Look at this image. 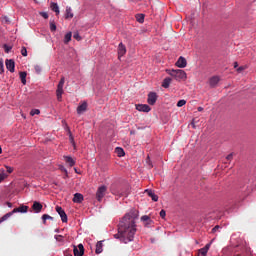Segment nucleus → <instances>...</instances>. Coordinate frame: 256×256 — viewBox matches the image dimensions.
Here are the masks:
<instances>
[{
	"mask_svg": "<svg viewBox=\"0 0 256 256\" xmlns=\"http://www.w3.org/2000/svg\"><path fill=\"white\" fill-rule=\"evenodd\" d=\"M71 37H73V33L68 32L67 34H65V36H64L65 45H67L71 41Z\"/></svg>",
	"mask_w": 256,
	"mask_h": 256,
	"instance_id": "nucleus-26",
	"label": "nucleus"
},
{
	"mask_svg": "<svg viewBox=\"0 0 256 256\" xmlns=\"http://www.w3.org/2000/svg\"><path fill=\"white\" fill-rule=\"evenodd\" d=\"M136 109L142 113H149V111H151V107H149L147 104H138L136 105Z\"/></svg>",
	"mask_w": 256,
	"mask_h": 256,
	"instance_id": "nucleus-9",
	"label": "nucleus"
},
{
	"mask_svg": "<svg viewBox=\"0 0 256 256\" xmlns=\"http://www.w3.org/2000/svg\"><path fill=\"white\" fill-rule=\"evenodd\" d=\"M20 79L23 85H27V72H20Z\"/></svg>",
	"mask_w": 256,
	"mask_h": 256,
	"instance_id": "nucleus-21",
	"label": "nucleus"
},
{
	"mask_svg": "<svg viewBox=\"0 0 256 256\" xmlns=\"http://www.w3.org/2000/svg\"><path fill=\"white\" fill-rule=\"evenodd\" d=\"M73 37L76 39V41H81V35H79L78 32L74 33Z\"/></svg>",
	"mask_w": 256,
	"mask_h": 256,
	"instance_id": "nucleus-40",
	"label": "nucleus"
},
{
	"mask_svg": "<svg viewBox=\"0 0 256 256\" xmlns=\"http://www.w3.org/2000/svg\"><path fill=\"white\" fill-rule=\"evenodd\" d=\"M166 215H167V212H165V210H161V211H160V217H161L162 219H165Z\"/></svg>",
	"mask_w": 256,
	"mask_h": 256,
	"instance_id": "nucleus-45",
	"label": "nucleus"
},
{
	"mask_svg": "<svg viewBox=\"0 0 256 256\" xmlns=\"http://www.w3.org/2000/svg\"><path fill=\"white\" fill-rule=\"evenodd\" d=\"M141 221L151 223V218L147 215L141 217Z\"/></svg>",
	"mask_w": 256,
	"mask_h": 256,
	"instance_id": "nucleus-34",
	"label": "nucleus"
},
{
	"mask_svg": "<svg viewBox=\"0 0 256 256\" xmlns=\"http://www.w3.org/2000/svg\"><path fill=\"white\" fill-rule=\"evenodd\" d=\"M68 133H69L70 143H72V145L75 147V139L73 138V134L71 133V130H68Z\"/></svg>",
	"mask_w": 256,
	"mask_h": 256,
	"instance_id": "nucleus-30",
	"label": "nucleus"
},
{
	"mask_svg": "<svg viewBox=\"0 0 256 256\" xmlns=\"http://www.w3.org/2000/svg\"><path fill=\"white\" fill-rule=\"evenodd\" d=\"M245 70V67L241 66L237 69L238 73H241V71H244Z\"/></svg>",
	"mask_w": 256,
	"mask_h": 256,
	"instance_id": "nucleus-50",
	"label": "nucleus"
},
{
	"mask_svg": "<svg viewBox=\"0 0 256 256\" xmlns=\"http://www.w3.org/2000/svg\"><path fill=\"white\" fill-rule=\"evenodd\" d=\"M13 212H8L7 214H5L4 216H2L0 218V224L3 223V221H7V219H9V217H12Z\"/></svg>",
	"mask_w": 256,
	"mask_h": 256,
	"instance_id": "nucleus-27",
	"label": "nucleus"
},
{
	"mask_svg": "<svg viewBox=\"0 0 256 256\" xmlns=\"http://www.w3.org/2000/svg\"><path fill=\"white\" fill-rule=\"evenodd\" d=\"M87 111V102H83L77 107V113L78 115H83Z\"/></svg>",
	"mask_w": 256,
	"mask_h": 256,
	"instance_id": "nucleus-15",
	"label": "nucleus"
},
{
	"mask_svg": "<svg viewBox=\"0 0 256 256\" xmlns=\"http://www.w3.org/2000/svg\"><path fill=\"white\" fill-rule=\"evenodd\" d=\"M65 19H73V10L71 9V7L66 8Z\"/></svg>",
	"mask_w": 256,
	"mask_h": 256,
	"instance_id": "nucleus-24",
	"label": "nucleus"
},
{
	"mask_svg": "<svg viewBox=\"0 0 256 256\" xmlns=\"http://www.w3.org/2000/svg\"><path fill=\"white\" fill-rule=\"evenodd\" d=\"M29 211V206L21 205L18 208H14L11 212L13 213H27Z\"/></svg>",
	"mask_w": 256,
	"mask_h": 256,
	"instance_id": "nucleus-10",
	"label": "nucleus"
},
{
	"mask_svg": "<svg viewBox=\"0 0 256 256\" xmlns=\"http://www.w3.org/2000/svg\"><path fill=\"white\" fill-rule=\"evenodd\" d=\"M136 21H138V23H144L145 15L144 14H137L136 15Z\"/></svg>",
	"mask_w": 256,
	"mask_h": 256,
	"instance_id": "nucleus-28",
	"label": "nucleus"
},
{
	"mask_svg": "<svg viewBox=\"0 0 256 256\" xmlns=\"http://www.w3.org/2000/svg\"><path fill=\"white\" fill-rule=\"evenodd\" d=\"M210 247H211V244H206L204 248H201V249L199 250L200 255L206 256L207 253L209 252V248H210Z\"/></svg>",
	"mask_w": 256,
	"mask_h": 256,
	"instance_id": "nucleus-20",
	"label": "nucleus"
},
{
	"mask_svg": "<svg viewBox=\"0 0 256 256\" xmlns=\"http://www.w3.org/2000/svg\"><path fill=\"white\" fill-rule=\"evenodd\" d=\"M8 207H13V204L11 202H7Z\"/></svg>",
	"mask_w": 256,
	"mask_h": 256,
	"instance_id": "nucleus-54",
	"label": "nucleus"
},
{
	"mask_svg": "<svg viewBox=\"0 0 256 256\" xmlns=\"http://www.w3.org/2000/svg\"><path fill=\"white\" fill-rule=\"evenodd\" d=\"M32 209L34 213H41V211H43V204L35 201L32 205Z\"/></svg>",
	"mask_w": 256,
	"mask_h": 256,
	"instance_id": "nucleus-12",
	"label": "nucleus"
},
{
	"mask_svg": "<svg viewBox=\"0 0 256 256\" xmlns=\"http://www.w3.org/2000/svg\"><path fill=\"white\" fill-rule=\"evenodd\" d=\"M6 69H8L10 73H15V61L12 59L6 60Z\"/></svg>",
	"mask_w": 256,
	"mask_h": 256,
	"instance_id": "nucleus-11",
	"label": "nucleus"
},
{
	"mask_svg": "<svg viewBox=\"0 0 256 256\" xmlns=\"http://www.w3.org/2000/svg\"><path fill=\"white\" fill-rule=\"evenodd\" d=\"M60 169H61V171H63L67 175V169H65V167L62 166Z\"/></svg>",
	"mask_w": 256,
	"mask_h": 256,
	"instance_id": "nucleus-52",
	"label": "nucleus"
},
{
	"mask_svg": "<svg viewBox=\"0 0 256 256\" xmlns=\"http://www.w3.org/2000/svg\"><path fill=\"white\" fill-rule=\"evenodd\" d=\"M176 67H179L180 69H185L187 67V60L185 57L180 56L176 62Z\"/></svg>",
	"mask_w": 256,
	"mask_h": 256,
	"instance_id": "nucleus-8",
	"label": "nucleus"
},
{
	"mask_svg": "<svg viewBox=\"0 0 256 256\" xmlns=\"http://www.w3.org/2000/svg\"><path fill=\"white\" fill-rule=\"evenodd\" d=\"M115 153L118 157H125V150H123L121 147H117L115 149Z\"/></svg>",
	"mask_w": 256,
	"mask_h": 256,
	"instance_id": "nucleus-25",
	"label": "nucleus"
},
{
	"mask_svg": "<svg viewBox=\"0 0 256 256\" xmlns=\"http://www.w3.org/2000/svg\"><path fill=\"white\" fill-rule=\"evenodd\" d=\"M5 72V68L3 65V60L0 59V73H4Z\"/></svg>",
	"mask_w": 256,
	"mask_h": 256,
	"instance_id": "nucleus-41",
	"label": "nucleus"
},
{
	"mask_svg": "<svg viewBox=\"0 0 256 256\" xmlns=\"http://www.w3.org/2000/svg\"><path fill=\"white\" fill-rule=\"evenodd\" d=\"M4 179H7V174L1 173L0 174V183H1V181H4Z\"/></svg>",
	"mask_w": 256,
	"mask_h": 256,
	"instance_id": "nucleus-44",
	"label": "nucleus"
},
{
	"mask_svg": "<svg viewBox=\"0 0 256 256\" xmlns=\"http://www.w3.org/2000/svg\"><path fill=\"white\" fill-rule=\"evenodd\" d=\"M120 195L123 197L125 194H123V193H120Z\"/></svg>",
	"mask_w": 256,
	"mask_h": 256,
	"instance_id": "nucleus-59",
	"label": "nucleus"
},
{
	"mask_svg": "<svg viewBox=\"0 0 256 256\" xmlns=\"http://www.w3.org/2000/svg\"><path fill=\"white\" fill-rule=\"evenodd\" d=\"M41 17H43L44 19H49V14H47V12H40Z\"/></svg>",
	"mask_w": 256,
	"mask_h": 256,
	"instance_id": "nucleus-43",
	"label": "nucleus"
},
{
	"mask_svg": "<svg viewBox=\"0 0 256 256\" xmlns=\"http://www.w3.org/2000/svg\"><path fill=\"white\" fill-rule=\"evenodd\" d=\"M50 31H57V25H55L54 21L50 22Z\"/></svg>",
	"mask_w": 256,
	"mask_h": 256,
	"instance_id": "nucleus-31",
	"label": "nucleus"
},
{
	"mask_svg": "<svg viewBox=\"0 0 256 256\" xmlns=\"http://www.w3.org/2000/svg\"><path fill=\"white\" fill-rule=\"evenodd\" d=\"M145 193L148 195V197H151L152 201H159V196H157L153 190L146 189Z\"/></svg>",
	"mask_w": 256,
	"mask_h": 256,
	"instance_id": "nucleus-14",
	"label": "nucleus"
},
{
	"mask_svg": "<svg viewBox=\"0 0 256 256\" xmlns=\"http://www.w3.org/2000/svg\"><path fill=\"white\" fill-rule=\"evenodd\" d=\"M219 81H221V79L219 78V76H213L209 79V85L210 87H217Z\"/></svg>",
	"mask_w": 256,
	"mask_h": 256,
	"instance_id": "nucleus-13",
	"label": "nucleus"
},
{
	"mask_svg": "<svg viewBox=\"0 0 256 256\" xmlns=\"http://www.w3.org/2000/svg\"><path fill=\"white\" fill-rule=\"evenodd\" d=\"M65 85V77H62L58 83V87H62Z\"/></svg>",
	"mask_w": 256,
	"mask_h": 256,
	"instance_id": "nucleus-35",
	"label": "nucleus"
},
{
	"mask_svg": "<svg viewBox=\"0 0 256 256\" xmlns=\"http://www.w3.org/2000/svg\"><path fill=\"white\" fill-rule=\"evenodd\" d=\"M50 9H52L54 11V13H56V15H59V5L55 2H52L50 4Z\"/></svg>",
	"mask_w": 256,
	"mask_h": 256,
	"instance_id": "nucleus-22",
	"label": "nucleus"
},
{
	"mask_svg": "<svg viewBox=\"0 0 256 256\" xmlns=\"http://www.w3.org/2000/svg\"><path fill=\"white\" fill-rule=\"evenodd\" d=\"M191 125H192L193 129H195V119L192 120Z\"/></svg>",
	"mask_w": 256,
	"mask_h": 256,
	"instance_id": "nucleus-53",
	"label": "nucleus"
},
{
	"mask_svg": "<svg viewBox=\"0 0 256 256\" xmlns=\"http://www.w3.org/2000/svg\"><path fill=\"white\" fill-rule=\"evenodd\" d=\"M2 22L9 24V23H11V20H9V17L4 16V17H2Z\"/></svg>",
	"mask_w": 256,
	"mask_h": 256,
	"instance_id": "nucleus-39",
	"label": "nucleus"
},
{
	"mask_svg": "<svg viewBox=\"0 0 256 256\" xmlns=\"http://www.w3.org/2000/svg\"><path fill=\"white\" fill-rule=\"evenodd\" d=\"M105 195H107V186L102 185V186L98 187V189L96 191L97 201H103V197H105Z\"/></svg>",
	"mask_w": 256,
	"mask_h": 256,
	"instance_id": "nucleus-3",
	"label": "nucleus"
},
{
	"mask_svg": "<svg viewBox=\"0 0 256 256\" xmlns=\"http://www.w3.org/2000/svg\"><path fill=\"white\" fill-rule=\"evenodd\" d=\"M35 70H36L37 73H41V68L39 66H36Z\"/></svg>",
	"mask_w": 256,
	"mask_h": 256,
	"instance_id": "nucleus-51",
	"label": "nucleus"
},
{
	"mask_svg": "<svg viewBox=\"0 0 256 256\" xmlns=\"http://www.w3.org/2000/svg\"><path fill=\"white\" fill-rule=\"evenodd\" d=\"M146 164L148 165L149 169H153V162H151V158L147 156Z\"/></svg>",
	"mask_w": 256,
	"mask_h": 256,
	"instance_id": "nucleus-29",
	"label": "nucleus"
},
{
	"mask_svg": "<svg viewBox=\"0 0 256 256\" xmlns=\"http://www.w3.org/2000/svg\"><path fill=\"white\" fill-rule=\"evenodd\" d=\"M219 228H220L219 225L215 226V227L212 229V233H216Z\"/></svg>",
	"mask_w": 256,
	"mask_h": 256,
	"instance_id": "nucleus-49",
	"label": "nucleus"
},
{
	"mask_svg": "<svg viewBox=\"0 0 256 256\" xmlns=\"http://www.w3.org/2000/svg\"><path fill=\"white\" fill-rule=\"evenodd\" d=\"M73 203H83V194L81 193L74 194Z\"/></svg>",
	"mask_w": 256,
	"mask_h": 256,
	"instance_id": "nucleus-16",
	"label": "nucleus"
},
{
	"mask_svg": "<svg viewBox=\"0 0 256 256\" xmlns=\"http://www.w3.org/2000/svg\"><path fill=\"white\" fill-rule=\"evenodd\" d=\"M113 195H117V192L115 190H112Z\"/></svg>",
	"mask_w": 256,
	"mask_h": 256,
	"instance_id": "nucleus-58",
	"label": "nucleus"
},
{
	"mask_svg": "<svg viewBox=\"0 0 256 256\" xmlns=\"http://www.w3.org/2000/svg\"><path fill=\"white\" fill-rule=\"evenodd\" d=\"M137 219H139L137 210H131L125 214L118 225V233L114 235V238L119 239L122 243H131L137 233Z\"/></svg>",
	"mask_w": 256,
	"mask_h": 256,
	"instance_id": "nucleus-1",
	"label": "nucleus"
},
{
	"mask_svg": "<svg viewBox=\"0 0 256 256\" xmlns=\"http://www.w3.org/2000/svg\"><path fill=\"white\" fill-rule=\"evenodd\" d=\"M6 171H7V173H13V167L6 166Z\"/></svg>",
	"mask_w": 256,
	"mask_h": 256,
	"instance_id": "nucleus-47",
	"label": "nucleus"
},
{
	"mask_svg": "<svg viewBox=\"0 0 256 256\" xmlns=\"http://www.w3.org/2000/svg\"><path fill=\"white\" fill-rule=\"evenodd\" d=\"M227 161H233V153H230L228 156H226Z\"/></svg>",
	"mask_w": 256,
	"mask_h": 256,
	"instance_id": "nucleus-46",
	"label": "nucleus"
},
{
	"mask_svg": "<svg viewBox=\"0 0 256 256\" xmlns=\"http://www.w3.org/2000/svg\"><path fill=\"white\" fill-rule=\"evenodd\" d=\"M64 161L69 165V167H74L75 160L70 156H64Z\"/></svg>",
	"mask_w": 256,
	"mask_h": 256,
	"instance_id": "nucleus-19",
	"label": "nucleus"
},
{
	"mask_svg": "<svg viewBox=\"0 0 256 256\" xmlns=\"http://www.w3.org/2000/svg\"><path fill=\"white\" fill-rule=\"evenodd\" d=\"M237 67H239V64H237V62L234 63V68L237 69Z\"/></svg>",
	"mask_w": 256,
	"mask_h": 256,
	"instance_id": "nucleus-55",
	"label": "nucleus"
},
{
	"mask_svg": "<svg viewBox=\"0 0 256 256\" xmlns=\"http://www.w3.org/2000/svg\"><path fill=\"white\" fill-rule=\"evenodd\" d=\"M21 55H22L23 57H27V48L22 47V49H21Z\"/></svg>",
	"mask_w": 256,
	"mask_h": 256,
	"instance_id": "nucleus-38",
	"label": "nucleus"
},
{
	"mask_svg": "<svg viewBox=\"0 0 256 256\" xmlns=\"http://www.w3.org/2000/svg\"><path fill=\"white\" fill-rule=\"evenodd\" d=\"M39 113H41L39 109H33L31 110L30 115L33 117L35 115H39Z\"/></svg>",
	"mask_w": 256,
	"mask_h": 256,
	"instance_id": "nucleus-33",
	"label": "nucleus"
},
{
	"mask_svg": "<svg viewBox=\"0 0 256 256\" xmlns=\"http://www.w3.org/2000/svg\"><path fill=\"white\" fill-rule=\"evenodd\" d=\"M147 103H148L149 105H154L155 103H157V93H155V92H150V93L148 94Z\"/></svg>",
	"mask_w": 256,
	"mask_h": 256,
	"instance_id": "nucleus-6",
	"label": "nucleus"
},
{
	"mask_svg": "<svg viewBox=\"0 0 256 256\" xmlns=\"http://www.w3.org/2000/svg\"><path fill=\"white\" fill-rule=\"evenodd\" d=\"M3 153V149L1 148V146H0V155Z\"/></svg>",
	"mask_w": 256,
	"mask_h": 256,
	"instance_id": "nucleus-57",
	"label": "nucleus"
},
{
	"mask_svg": "<svg viewBox=\"0 0 256 256\" xmlns=\"http://www.w3.org/2000/svg\"><path fill=\"white\" fill-rule=\"evenodd\" d=\"M186 103H187V101H185V100H179L177 102V107H183V105H185Z\"/></svg>",
	"mask_w": 256,
	"mask_h": 256,
	"instance_id": "nucleus-36",
	"label": "nucleus"
},
{
	"mask_svg": "<svg viewBox=\"0 0 256 256\" xmlns=\"http://www.w3.org/2000/svg\"><path fill=\"white\" fill-rule=\"evenodd\" d=\"M42 219H43V223H46L47 219H50L51 221H53V217H51L50 215L48 214H44L42 216Z\"/></svg>",
	"mask_w": 256,
	"mask_h": 256,
	"instance_id": "nucleus-32",
	"label": "nucleus"
},
{
	"mask_svg": "<svg viewBox=\"0 0 256 256\" xmlns=\"http://www.w3.org/2000/svg\"><path fill=\"white\" fill-rule=\"evenodd\" d=\"M56 212L60 215L62 223H67V213L61 206H56Z\"/></svg>",
	"mask_w": 256,
	"mask_h": 256,
	"instance_id": "nucleus-5",
	"label": "nucleus"
},
{
	"mask_svg": "<svg viewBox=\"0 0 256 256\" xmlns=\"http://www.w3.org/2000/svg\"><path fill=\"white\" fill-rule=\"evenodd\" d=\"M55 239H56V241L62 243V241H63V235H56V236H55Z\"/></svg>",
	"mask_w": 256,
	"mask_h": 256,
	"instance_id": "nucleus-42",
	"label": "nucleus"
},
{
	"mask_svg": "<svg viewBox=\"0 0 256 256\" xmlns=\"http://www.w3.org/2000/svg\"><path fill=\"white\" fill-rule=\"evenodd\" d=\"M64 255L65 256H73V254H71V250H69V249L64 252Z\"/></svg>",
	"mask_w": 256,
	"mask_h": 256,
	"instance_id": "nucleus-48",
	"label": "nucleus"
},
{
	"mask_svg": "<svg viewBox=\"0 0 256 256\" xmlns=\"http://www.w3.org/2000/svg\"><path fill=\"white\" fill-rule=\"evenodd\" d=\"M198 111H203V107H198Z\"/></svg>",
	"mask_w": 256,
	"mask_h": 256,
	"instance_id": "nucleus-56",
	"label": "nucleus"
},
{
	"mask_svg": "<svg viewBox=\"0 0 256 256\" xmlns=\"http://www.w3.org/2000/svg\"><path fill=\"white\" fill-rule=\"evenodd\" d=\"M170 85H171V78L169 77L165 78L162 82V87H164V89H169Z\"/></svg>",
	"mask_w": 256,
	"mask_h": 256,
	"instance_id": "nucleus-23",
	"label": "nucleus"
},
{
	"mask_svg": "<svg viewBox=\"0 0 256 256\" xmlns=\"http://www.w3.org/2000/svg\"><path fill=\"white\" fill-rule=\"evenodd\" d=\"M73 253L74 256H83L85 255V247L83 246V244H79L78 247L77 246H73Z\"/></svg>",
	"mask_w": 256,
	"mask_h": 256,
	"instance_id": "nucleus-4",
	"label": "nucleus"
},
{
	"mask_svg": "<svg viewBox=\"0 0 256 256\" xmlns=\"http://www.w3.org/2000/svg\"><path fill=\"white\" fill-rule=\"evenodd\" d=\"M11 49H12L11 46H9V45H7V44L4 45V51H5V53H9V52L11 51Z\"/></svg>",
	"mask_w": 256,
	"mask_h": 256,
	"instance_id": "nucleus-37",
	"label": "nucleus"
},
{
	"mask_svg": "<svg viewBox=\"0 0 256 256\" xmlns=\"http://www.w3.org/2000/svg\"><path fill=\"white\" fill-rule=\"evenodd\" d=\"M168 75H170L171 77H173V79H175L176 81H185V79H187V73H185L184 70H166Z\"/></svg>",
	"mask_w": 256,
	"mask_h": 256,
	"instance_id": "nucleus-2",
	"label": "nucleus"
},
{
	"mask_svg": "<svg viewBox=\"0 0 256 256\" xmlns=\"http://www.w3.org/2000/svg\"><path fill=\"white\" fill-rule=\"evenodd\" d=\"M95 253L96 255L103 253V241L97 242Z\"/></svg>",
	"mask_w": 256,
	"mask_h": 256,
	"instance_id": "nucleus-18",
	"label": "nucleus"
},
{
	"mask_svg": "<svg viewBox=\"0 0 256 256\" xmlns=\"http://www.w3.org/2000/svg\"><path fill=\"white\" fill-rule=\"evenodd\" d=\"M56 97H57L58 101H62V99H63V87L57 86Z\"/></svg>",
	"mask_w": 256,
	"mask_h": 256,
	"instance_id": "nucleus-17",
	"label": "nucleus"
},
{
	"mask_svg": "<svg viewBox=\"0 0 256 256\" xmlns=\"http://www.w3.org/2000/svg\"><path fill=\"white\" fill-rule=\"evenodd\" d=\"M127 53V47H125V44L120 43L118 45V59H121L125 54Z\"/></svg>",
	"mask_w": 256,
	"mask_h": 256,
	"instance_id": "nucleus-7",
	"label": "nucleus"
}]
</instances>
